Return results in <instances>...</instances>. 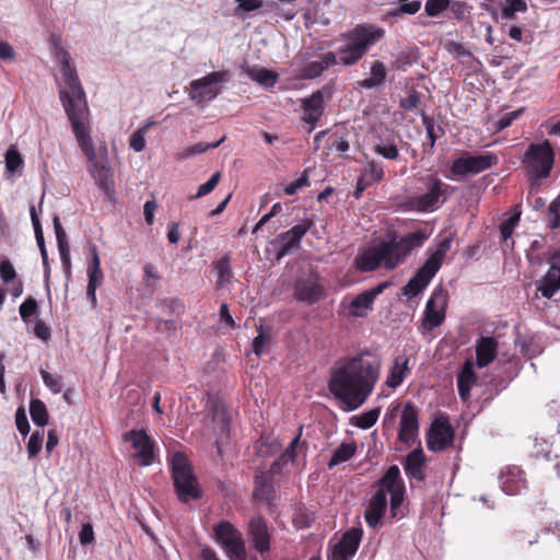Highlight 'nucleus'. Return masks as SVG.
<instances>
[{
    "label": "nucleus",
    "mask_w": 560,
    "mask_h": 560,
    "mask_svg": "<svg viewBox=\"0 0 560 560\" xmlns=\"http://www.w3.org/2000/svg\"><path fill=\"white\" fill-rule=\"evenodd\" d=\"M223 548L231 560H246L247 558L243 537L234 541H230L224 545Z\"/></svg>",
    "instance_id": "43"
},
{
    "label": "nucleus",
    "mask_w": 560,
    "mask_h": 560,
    "mask_svg": "<svg viewBox=\"0 0 560 560\" xmlns=\"http://www.w3.org/2000/svg\"><path fill=\"white\" fill-rule=\"evenodd\" d=\"M220 178L221 174L219 172L212 174V176L205 184L199 186L197 194L191 197V199L201 198L209 195L217 187Z\"/></svg>",
    "instance_id": "55"
},
{
    "label": "nucleus",
    "mask_w": 560,
    "mask_h": 560,
    "mask_svg": "<svg viewBox=\"0 0 560 560\" xmlns=\"http://www.w3.org/2000/svg\"><path fill=\"white\" fill-rule=\"evenodd\" d=\"M476 383L477 375L474 371V363L471 360H466L457 374V389L463 401H468L470 390Z\"/></svg>",
    "instance_id": "31"
},
{
    "label": "nucleus",
    "mask_w": 560,
    "mask_h": 560,
    "mask_svg": "<svg viewBox=\"0 0 560 560\" xmlns=\"http://www.w3.org/2000/svg\"><path fill=\"white\" fill-rule=\"evenodd\" d=\"M515 345L520 348V352L528 359L539 355L544 350L539 340L532 335L518 336Z\"/></svg>",
    "instance_id": "35"
},
{
    "label": "nucleus",
    "mask_w": 560,
    "mask_h": 560,
    "mask_svg": "<svg viewBox=\"0 0 560 560\" xmlns=\"http://www.w3.org/2000/svg\"><path fill=\"white\" fill-rule=\"evenodd\" d=\"M30 213H31L32 224L34 228L35 238H36L38 248L40 250L42 248H46V246H45V240H44L42 224H40L39 218L36 213L35 207H31Z\"/></svg>",
    "instance_id": "56"
},
{
    "label": "nucleus",
    "mask_w": 560,
    "mask_h": 560,
    "mask_svg": "<svg viewBox=\"0 0 560 560\" xmlns=\"http://www.w3.org/2000/svg\"><path fill=\"white\" fill-rule=\"evenodd\" d=\"M15 424L22 435H26L30 431V423L23 407L18 408L15 412Z\"/></svg>",
    "instance_id": "62"
},
{
    "label": "nucleus",
    "mask_w": 560,
    "mask_h": 560,
    "mask_svg": "<svg viewBox=\"0 0 560 560\" xmlns=\"http://www.w3.org/2000/svg\"><path fill=\"white\" fill-rule=\"evenodd\" d=\"M258 335L253 340V351L256 355L260 357L265 351V346L270 342V335L264 331L262 326L257 327Z\"/></svg>",
    "instance_id": "52"
},
{
    "label": "nucleus",
    "mask_w": 560,
    "mask_h": 560,
    "mask_svg": "<svg viewBox=\"0 0 560 560\" xmlns=\"http://www.w3.org/2000/svg\"><path fill=\"white\" fill-rule=\"evenodd\" d=\"M40 375L44 384L54 393L59 394L62 390V377L60 375H52L45 370H40Z\"/></svg>",
    "instance_id": "51"
},
{
    "label": "nucleus",
    "mask_w": 560,
    "mask_h": 560,
    "mask_svg": "<svg viewBox=\"0 0 560 560\" xmlns=\"http://www.w3.org/2000/svg\"><path fill=\"white\" fill-rule=\"evenodd\" d=\"M523 166L532 186L539 187L548 178L555 164V151L549 140L530 143L523 158Z\"/></svg>",
    "instance_id": "6"
},
{
    "label": "nucleus",
    "mask_w": 560,
    "mask_h": 560,
    "mask_svg": "<svg viewBox=\"0 0 560 560\" xmlns=\"http://www.w3.org/2000/svg\"><path fill=\"white\" fill-rule=\"evenodd\" d=\"M30 413L33 422L38 427H44L48 422V411L46 405L40 399H32L30 404Z\"/></svg>",
    "instance_id": "40"
},
{
    "label": "nucleus",
    "mask_w": 560,
    "mask_h": 560,
    "mask_svg": "<svg viewBox=\"0 0 560 560\" xmlns=\"http://www.w3.org/2000/svg\"><path fill=\"white\" fill-rule=\"evenodd\" d=\"M314 226V220L304 219L301 223L295 224L290 230L280 233L273 241V244L280 243V247L276 254V260H281L284 256L300 248L303 236Z\"/></svg>",
    "instance_id": "16"
},
{
    "label": "nucleus",
    "mask_w": 560,
    "mask_h": 560,
    "mask_svg": "<svg viewBox=\"0 0 560 560\" xmlns=\"http://www.w3.org/2000/svg\"><path fill=\"white\" fill-rule=\"evenodd\" d=\"M498 164V156L491 152L472 155L468 151L454 159L450 166L448 178L476 175Z\"/></svg>",
    "instance_id": "11"
},
{
    "label": "nucleus",
    "mask_w": 560,
    "mask_h": 560,
    "mask_svg": "<svg viewBox=\"0 0 560 560\" xmlns=\"http://www.w3.org/2000/svg\"><path fill=\"white\" fill-rule=\"evenodd\" d=\"M125 442L130 443L135 455H154L155 443L143 429H133L124 434Z\"/></svg>",
    "instance_id": "29"
},
{
    "label": "nucleus",
    "mask_w": 560,
    "mask_h": 560,
    "mask_svg": "<svg viewBox=\"0 0 560 560\" xmlns=\"http://www.w3.org/2000/svg\"><path fill=\"white\" fill-rule=\"evenodd\" d=\"M452 238L442 240L435 250L427 258L413 277L402 288V294L409 299L420 294L441 269L447 252L451 249Z\"/></svg>",
    "instance_id": "8"
},
{
    "label": "nucleus",
    "mask_w": 560,
    "mask_h": 560,
    "mask_svg": "<svg viewBox=\"0 0 560 560\" xmlns=\"http://www.w3.org/2000/svg\"><path fill=\"white\" fill-rule=\"evenodd\" d=\"M16 278V271L9 259L0 261V279L4 283H9Z\"/></svg>",
    "instance_id": "59"
},
{
    "label": "nucleus",
    "mask_w": 560,
    "mask_h": 560,
    "mask_svg": "<svg viewBox=\"0 0 560 560\" xmlns=\"http://www.w3.org/2000/svg\"><path fill=\"white\" fill-rule=\"evenodd\" d=\"M502 490L506 494H516L522 488H525V474L521 467L516 465L506 466L500 472Z\"/></svg>",
    "instance_id": "28"
},
{
    "label": "nucleus",
    "mask_w": 560,
    "mask_h": 560,
    "mask_svg": "<svg viewBox=\"0 0 560 560\" xmlns=\"http://www.w3.org/2000/svg\"><path fill=\"white\" fill-rule=\"evenodd\" d=\"M350 144L346 133L323 130L314 137V150H322V155L328 159L332 153L343 154L349 151Z\"/></svg>",
    "instance_id": "18"
},
{
    "label": "nucleus",
    "mask_w": 560,
    "mask_h": 560,
    "mask_svg": "<svg viewBox=\"0 0 560 560\" xmlns=\"http://www.w3.org/2000/svg\"><path fill=\"white\" fill-rule=\"evenodd\" d=\"M498 341L493 337H480L476 342V364L482 369L497 357Z\"/></svg>",
    "instance_id": "32"
},
{
    "label": "nucleus",
    "mask_w": 560,
    "mask_h": 560,
    "mask_svg": "<svg viewBox=\"0 0 560 560\" xmlns=\"http://www.w3.org/2000/svg\"><path fill=\"white\" fill-rule=\"evenodd\" d=\"M404 469L410 479V487H413V480L418 482L424 481L427 474L425 469L430 457H404Z\"/></svg>",
    "instance_id": "34"
},
{
    "label": "nucleus",
    "mask_w": 560,
    "mask_h": 560,
    "mask_svg": "<svg viewBox=\"0 0 560 560\" xmlns=\"http://www.w3.org/2000/svg\"><path fill=\"white\" fill-rule=\"evenodd\" d=\"M450 0H427L424 12L430 18H436L448 9Z\"/></svg>",
    "instance_id": "50"
},
{
    "label": "nucleus",
    "mask_w": 560,
    "mask_h": 560,
    "mask_svg": "<svg viewBox=\"0 0 560 560\" xmlns=\"http://www.w3.org/2000/svg\"><path fill=\"white\" fill-rule=\"evenodd\" d=\"M410 373L409 358L405 354L396 357L393 366L386 377V385L390 388H397L401 385L405 377Z\"/></svg>",
    "instance_id": "33"
},
{
    "label": "nucleus",
    "mask_w": 560,
    "mask_h": 560,
    "mask_svg": "<svg viewBox=\"0 0 560 560\" xmlns=\"http://www.w3.org/2000/svg\"><path fill=\"white\" fill-rule=\"evenodd\" d=\"M294 298L307 304H314L324 296V287L317 277L300 278L294 283Z\"/></svg>",
    "instance_id": "23"
},
{
    "label": "nucleus",
    "mask_w": 560,
    "mask_h": 560,
    "mask_svg": "<svg viewBox=\"0 0 560 560\" xmlns=\"http://www.w3.org/2000/svg\"><path fill=\"white\" fill-rule=\"evenodd\" d=\"M130 148L136 152H141L145 148L144 129L140 128L135 131L129 140Z\"/></svg>",
    "instance_id": "61"
},
{
    "label": "nucleus",
    "mask_w": 560,
    "mask_h": 560,
    "mask_svg": "<svg viewBox=\"0 0 560 560\" xmlns=\"http://www.w3.org/2000/svg\"><path fill=\"white\" fill-rule=\"evenodd\" d=\"M248 77L265 86H273L278 81V73L266 68H250L247 70Z\"/></svg>",
    "instance_id": "39"
},
{
    "label": "nucleus",
    "mask_w": 560,
    "mask_h": 560,
    "mask_svg": "<svg viewBox=\"0 0 560 560\" xmlns=\"http://www.w3.org/2000/svg\"><path fill=\"white\" fill-rule=\"evenodd\" d=\"M421 9L420 0L399 2V4L386 13V18H397L401 14L413 15Z\"/></svg>",
    "instance_id": "42"
},
{
    "label": "nucleus",
    "mask_w": 560,
    "mask_h": 560,
    "mask_svg": "<svg viewBox=\"0 0 560 560\" xmlns=\"http://www.w3.org/2000/svg\"><path fill=\"white\" fill-rule=\"evenodd\" d=\"M363 530L360 527H351L346 530L336 544L329 542L327 560H351L357 553Z\"/></svg>",
    "instance_id": "14"
},
{
    "label": "nucleus",
    "mask_w": 560,
    "mask_h": 560,
    "mask_svg": "<svg viewBox=\"0 0 560 560\" xmlns=\"http://www.w3.org/2000/svg\"><path fill=\"white\" fill-rule=\"evenodd\" d=\"M170 469L174 491L182 503L202 498L203 491L188 457H171Z\"/></svg>",
    "instance_id": "7"
},
{
    "label": "nucleus",
    "mask_w": 560,
    "mask_h": 560,
    "mask_svg": "<svg viewBox=\"0 0 560 560\" xmlns=\"http://www.w3.org/2000/svg\"><path fill=\"white\" fill-rule=\"evenodd\" d=\"M214 269L218 275L215 282L217 288H223L231 282L233 272L231 268V260L228 255L223 256L215 262Z\"/></svg>",
    "instance_id": "37"
},
{
    "label": "nucleus",
    "mask_w": 560,
    "mask_h": 560,
    "mask_svg": "<svg viewBox=\"0 0 560 560\" xmlns=\"http://www.w3.org/2000/svg\"><path fill=\"white\" fill-rule=\"evenodd\" d=\"M23 165V159L15 149H9L5 153V166L11 173L16 172Z\"/></svg>",
    "instance_id": "54"
},
{
    "label": "nucleus",
    "mask_w": 560,
    "mask_h": 560,
    "mask_svg": "<svg viewBox=\"0 0 560 560\" xmlns=\"http://www.w3.org/2000/svg\"><path fill=\"white\" fill-rule=\"evenodd\" d=\"M38 311V304L35 298L27 296L25 301L20 305L19 312L22 320L25 324L30 323V318L35 315Z\"/></svg>",
    "instance_id": "48"
},
{
    "label": "nucleus",
    "mask_w": 560,
    "mask_h": 560,
    "mask_svg": "<svg viewBox=\"0 0 560 560\" xmlns=\"http://www.w3.org/2000/svg\"><path fill=\"white\" fill-rule=\"evenodd\" d=\"M377 490L369 501L364 518L371 528L382 526V518L387 511V494L390 497L389 512L390 521L401 520L407 514V498L405 482L400 476L398 466L392 465L385 474L376 481Z\"/></svg>",
    "instance_id": "4"
},
{
    "label": "nucleus",
    "mask_w": 560,
    "mask_h": 560,
    "mask_svg": "<svg viewBox=\"0 0 560 560\" xmlns=\"http://www.w3.org/2000/svg\"><path fill=\"white\" fill-rule=\"evenodd\" d=\"M229 70L213 71L202 78L192 80L188 86V96L198 106L213 101L222 92L221 83L230 80Z\"/></svg>",
    "instance_id": "10"
},
{
    "label": "nucleus",
    "mask_w": 560,
    "mask_h": 560,
    "mask_svg": "<svg viewBox=\"0 0 560 560\" xmlns=\"http://www.w3.org/2000/svg\"><path fill=\"white\" fill-rule=\"evenodd\" d=\"M380 412V408L368 410L357 416L354 424L361 429H370L376 423Z\"/></svg>",
    "instance_id": "47"
},
{
    "label": "nucleus",
    "mask_w": 560,
    "mask_h": 560,
    "mask_svg": "<svg viewBox=\"0 0 560 560\" xmlns=\"http://www.w3.org/2000/svg\"><path fill=\"white\" fill-rule=\"evenodd\" d=\"M374 152L387 160H396L399 156V151L395 143H377L374 145Z\"/></svg>",
    "instance_id": "53"
},
{
    "label": "nucleus",
    "mask_w": 560,
    "mask_h": 560,
    "mask_svg": "<svg viewBox=\"0 0 560 560\" xmlns=\"http://www.w3.org/2000/svg\"><path fill=\"white\" fill-rule=\"evenodd\" d=\"M387 237L388 240L378 243L384 260V268L394 270L407 260L415 248L421 247L424 244L429 238V234L423 230H417L402 236L392 232Z\"/></svg>",
    "instance_id": "5"
},
{
    "label": "nucleus",
    "mask_w": 560,
    "mask_h": 560,
    "mask_svg": "<svg viewBox=\"0 0 560 560\" xmlns=\"http://www.w3.org/2000/svg\"><path fill=\"white\" fill-rule=\"evenodd\" d=\"M33 331L34 335L43 341H48L51 337L50 328L40 319L35 323Z\"/></svg>",
    "instance_id": "64"
},
{
    "label": "nucleus",
    "mask_w": 560,
    "mask_h": 560,
    "mask_svg": "<svg viewBox=\"0 0 560 560\" xmlns=\"http://www.w3.org/2000/svg\"><path fill=\"white\" fill-rule=\"evenodd\" d=\"M217 540L222 545L234 541L242 537L241 532L229 521H221L213 527Z\"/></svg>",
    "instance_id": "36"
},
{
    "label": "nucleus",
    "mask_w": 560,
    "mask_h": 560,
    "mask_svg": "<svg viewBox=\"0 0 560 560\" xmlns=\"http://www.w3.org/2000/svg\"><path fill=\"white\" fill-rule=\"evenodd\" d=\"M248 538L253 549L261 556L270 550L271 535L267 521L260 516H254L248 523Z\"/></svg>",
    "instance_id": "22"
},
{
    "label": "nucleus",
    "mask_w": 560,
    "mask_h": 560,
    "mask_svg": "<svg viewBox=\"0 0 560 560\" xmlns=\"http://www.w3.org/2000/svg\"><path fill=\"white\" fill-rule=\"evenodd\" d=\"M354 266L361 272L374 271L381 266L384 267L380 243L359 254L354 259Z\"/></svg>",
    "instance_id": "30"
},
{
    "label": "nucleus",
    "mask_w": 560,
    "mask_h": 560,
    "mask_svg": "<svg viewBox=\"0 0 560 560\" xmlns=\"http://www.w3.org/2000/svg\"><path fill=\"white\" fill-rule=\"evenodd\" d=\"M428 191L421 196L408 197L402 202V207L409 211L432 212L439 208L441 198L443 203L446 200V194L454 188L443 183L436 174L427 176Z\"/></svg>",
    "instance_id": "9"
},
{
    "label": "nucleus",
    "mask_w": 560,
    "mask_h": 560,
    "mask_svg": "<svg viewBox=\"0 0 560 560\" xmlns=\"http://www.w3.org/2000/svg\"><path fill=\"white\" fill-rule=\"evenodd\" d=\"M368 350L339 359L330 371L329 392L348 410L361 407L380 378L381 364Z\"/></svg>",
    "instance_id": "1"
},
{
    "label": "nucleus",
    "mask_w": 560,
    "mask_h": 560,
    "mask_svg": "<svg viewBox=\"0 0 560 560\" xmlns=\"http://www.w3.org/2000/svg\"><path fill=\"white\" fill-rule=\"evenodd\" d=\"M422 122L425 127L427 136L430 140V149L432 150L435 145L436 140L444 135V129L441 126H436L433 118L423 115Z\"/></svg>",
    "instance_id": "44"
},
{
    "label": "nucleus",
    "mask_w": 560,
    "mask_h": 560,
    "mask_svg": "<svg viewBox=\"0 0 560 560\" xmlns=\"http://www.w3.org/2000/svg\"><path fill=\"white\" fill-rule=\"evenodd\" d=\"M448 292L441 285L436 287L427 302L421 326L424 330L431 331L441 326L446 316Z\"/></svg>",
    "instance_id": "13"
},
{
    "label": "nucleus",
    "mask_w": 560,
    "mask_h": 560,
    "mask_svg": "<svg viewBox=\"0 0 560 560\" xmlns=\"http://www.w3.org/2000/svg\"><path fill=\"white\" fill-rule=\"evenodd\" d=\"M455 431L447 418H436L427 433L428 448L432 452L444 451L454 440Z\"/></svg>",
    "instance_id": "19"
},
{
    "label": "nucleus",
    "mask_w": 560,
    "mask_h": 560,
    "mask_svg": "<svg viewBox=\"0 0 560 560\" xmlns=\"http://www.w3.org/2000/svg\"><path fill=\"white\" fill-rule=\"evenodd\" d=\"M210 413H211V422L214 425L213 429L218 434V438L215 440L218 452L220 454H222L224 452L223 443H224V441L229 440V435H230L231 418H230L228 410L224 407H221L219 405H214L211 408Z\"/></svg>",
    "instance_id": "25"
},
{
    "label": "nucleus",
    "mask_w": 560,
    "mask_h": 560,
    "mask_svg": "<svg viewBox=\"0 0 560 560\" xmlns=\"http://www.w3.org/2000/svg\"><path fill=\"white\" fill-rule=\"evenodd\" d=\"M448 9L456 20L463 21L468 13L469 5L465 1L450 0Z\"/></svg>",
    "instance_id": "58"
},
{
    "label": "nucleus",
    "mask_w": 560,
    "mask_h": 560,
    "mask_svg": "<svg viewBox=\"0 0 560 560\" xmlns=\"http://www.w3.org/2000/svg\"><path fill=\"white\" fill-rule=\"evenodd\" d=\"M91 259L88 262V285H86V298L91 303L92 308L97 306L96 290L102 285L104 281V273L101 268V258L98 255L97 247L92 245L90 247Z\"/></svg>",
    "instance_id": "21"
},
{
    "label": "nucleus",
    "mask_w": 560,
    "mask_h": 560,
    "mask_svg": "<svg viewBox=\"0 0 560 560\" xmlns=\"http://www.w3.org/2000/svg\"><path fill=\"white\" fill-rule=\"evenodd\" d=\"M303 428L300 427L299 433L292 439L289 445H283L271 435L262 434L260 445L257 450L258 455H305L308 452V445L301 440Z\"/></svg>",
    "instance_id": "15"
},
{
    "label": "nucleus",
    "mask_w": 560,
    "mask_h": 560,
    "mask_svg": "<svg viewBox=\"0 0 560 560\" xmlns=\"http://www.w3.org/2000/svg\"><path fill=\"white\" fill-rule=\"evenodd\" d=\"M56 58L60 63V70L66 88L60 89L59 97L63 105L68 119L78 144L89 162L96 159L94 143L86 124L89 114L84 90L80 83L75 68L71 65L70 54L62 47L56 48Z\"/></svg>",
    "instance_id": "2"
},
{
    "label": "nucleus",
    "mask_w": 560,
    "mask_h": 560,
    "mask_svg": "<svg viewBox=\"0 0 560 560\" xmlns=\"http://www.w3.org/2000/svg\"><path fill=\"white\" fill-rule=\"evenodd\" d=\"M310 185L307 171L305 170L303 174L296 178L294 182L290 183L284 187V194L288 196L294 195L299 189L306 187Z\"/></svg>",
    "instance_id": "60"
},
{
    "label": "nucleus",
    "mask_w": 560,
    "mask_h": 560,
    "mask_svg": "<svg viewBox=\"0 0 560 560\" xmlns=\"http://www.w3.org/2000/svg\"><path fill=\"white\" fill-rule=\"evenodd\" d=\"M303 120L315 129L317 121L324 114V95L322 91L314 92L310 97L302 101Z\"/></svg>",
    "instance_id": "27"
},
{
    "label": "nucleus",
    "mask_w": 560,
    "mask_h": 560,
    "mask_svg": "<svg viewBox=\"0 0 560 560\" xmlns=\"http://www.w3.org/2000/svg\"><path fill=\"white\" fill-rule=\"evenodd\" d=\"M388 285V282H382L375 288L366 290L357 295L349 305V315L352 317L364 316L362 311L371 310L376 296L381 294Z\"/></svg>",
    "instance_id": "26"
},
{
    "label": "nucleus",
    "mask_w": 560,
    "mask_h": 560,
    "mask_svg": "<svg viewBox=\"0 0 560 560\" xmlns=\"http://www.w3.org/2000/svg\"><path fill=\"white\" fill-rule=\"evenodd\" d=\"M518 221H520V214H514V215H511L509 219L504 220L500 224V234L504 241H506L508 238L511 237Z\"/></svg>",
    "instance_id": "57"
},
{
    "label": "nucleus",
    "mask_w": 560,
    "mask_h": 560,
    "mask_svg": "<svg viewBox=\"0 0 560 560\" xmlns=\"http://www.w3.org/2000/svg\"><path fill=\"white\" fill-rule=\"evenodd\" d=\"M547 262L548 271L535 284L542 298L551 299L560 290V249L550 253Z\"/></svg>",
    "instance_id": "17"
},
{
    "label": "nucleus",
    "mask_w": 560,
    "mask_h": 560,
    "mask_svg": "<svg viewBox=\"0 0 560 560\" xmlns=\"http://www.w3.org/2000/svg\"><path fill=\"white\" fill-rule=\"evenodd\" d=\"M385 30L373 23H360L342 34L346 44L337 52L328 51L319 56L318 60L305 63L300 69L299 77L312 80L322 75L330 67L341 63L347 67L357 65L370 50L385 37Z\"/></svg>",
    "instance_id": "3"
},
{
    "label": "nucleus",
    "mask_w": 560,
    "mask_h": 560,
    "mask_svg": "<svg viewBox=\"0 0 560 560\" xmlns=\"http://www.w3.org/2000/svg\"><path fill=\"white\" fill-rule=\"evenodd\" d=\"M79 540L81 545H90L94 541V530L91 523H84L79 532Z\"/></svg>",
    "instance_id": "63"
},
{
    "label": "nucleus",
    "mask_w": 560,
    "mask_h": 560,
    "mask_svg": "<svg viewBox=\"0 0 560 560\" xmlns=\"http://www.w3.org/2000/svg\"><path fill=\"white\" fill-rule=\"evenodd\" d=\"M225 140V137L223 136L220 140L207 143V142H198L194 145L188 147L180 153V158L186 159L192 155L201 154L208 151L209 149H215L218 148L223 141Z\"/></svg>",
    "instance_id": "45"
},
{
    "label": "nucleus",
    "mask_w": 560,
    "mask_h": 560,
    "mask_svg": "<svg viewBox=\"0 0 560 560\" xmlns=\"http://www.w3.org/2000/svg\"><path fill=\"white\" fill-rule=\"evenodd\" d=\"M386 69L382 61H374L371 66V77L362 80L360 85L365 89H373L384 83Z\"/></svg>",
    "instance_id": "38"
},
{
    "label": "nucleus",
    "mask_w": 560,
    "mask_h": 560,
    "mask_svg": "<svg viewBox=\"0 0 560 560\" xmlns=\"http://www.w3.org/2000/svg\"><path fill=\"white\" fill-rule=\"evenodd\" d=\"M92 164L91 175L95 180L97 187L105 192L107 197L115 195L114 173L108 164L107 159H94Z\"/></svg>",
    "instance_id": "24"
},
{
    "label": "nucleus",
    "mask_w": 560,
    "mask_h": 560,
    "mask_svg": "<svg viewBox=\"0 0 560 560\" xmlns=\"http://www.w3.org/2000/svg\"><path fill=\"white\" fill-rule=\"evenodd\" d=\"M547 226L550 230L560 228V194L550 202L547 210Z\"/></svg>",
    "instance_id": "46"
},
{
    "label": "nucleus",
    "mask_w": 560,
    "mask_h": 560,
    "mask_svg": "<svg viewBox=\"0 0 560 560\" xmlns=\"http://www.w3.org/2000/svg\"><path fill=\"white\" fill-rule=\"evenodd\" d=\"M506 5L502 9V16L506 20H512L516 12L527 11L525 0H505Z\"/></svg>",
    "instance_id": "49"
},
{
    "label": "nucleus",
    "mask_w": 560,
    "mask_h": 560,
    "mask_svg": "<svg viewBox=\"0 0 560 560\" xmlns=\"http://www.w3.org/2000/svg\"><path fill=\"white\" fill-rule=\"evenodd\" d=\"M284 457H278L271 465L270 469L267 471L260 470L255 475V488L253 495L257 500L269 501L273 498L275 488H273V476L279 474Z\"/></svg>",
    "instance_id": "20"
},
{
    "label": "nucleus",
    "mask_w": 560,
    "mask_h": 560,
    "mask_svg": "<svg viewBox=\"0 0 560 560\" xmlns=\"http://www.w3.org/2000/svg\"><path fill=\"white\" fill-rule=\"evenodd\" d=\"M361 175L372 184L380 183L384 178L383 164L374 160L369 161L362 170Z\"/></svg>",
    "instance_id": "41"
},
{
    "label": "nucleus",
    "mask_w": 560,
    "mask_h": 560,
    "mask_svg": "<svg viewBox=\"0 0 560 560\" xmlns=\"http://www.w3.org/2000/svg\"><path fill=\"white\" fill-rule=\"evenodd\" d=\"M398 440L407 447L416 446L408 455H423L419 440V409L407 401L401 410Z\"/></svg>",
    "instance_id": "12"
}]
</instances>
